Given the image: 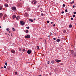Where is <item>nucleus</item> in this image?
Returning <instances> with one entry per match:
<instances>
[{
  "mask_svg": "<svg viewBox=\"0 0 76 76\" xmlns=\"http://www.w3.org/2000/svg\"><path fill=\"white\" fill-rule=\"evenodd\" d=\"M71 55L72 56H76V52H75V53L74 52L73 50H72L71 51Z\"/></svg>",
  "mask_w": 76,
  "mask_h": 76,
  "instance_id": "nucleus-1",
  "label": "nucleus"
},
{
  "mask_svg": "<svg viewBox=\"0 0 76 76\" xmlns=\"http://www.w3.org/2000/svg\"><path fill=\"white\" fill-rule=\"evenodd\" d=\"M31 3L33 4H37V1L33 0L32 1Z\"/></svg>",
  "mask_w": 76,
  "mask_h": 76,
  "instance_id": "nucleus-2",
  "label": "nucleus"
},
{
  "mask_svg": "<svg viewBox=\"0 0 76 76\" xmlns=\"http://www.w3.org/2000/svg\"><path fill=\"white\" fill-rule=\"evenodd\" d=\"M17 5L18 7H22V4L20 3H18L17 4Z\"/></svg>",
  "mask_w": 76,
  "mask_h": 76,
  "instance_id": "nucleus-3",
  "label": "nucleus"
},
{
  "mask_svg": "<svg viewBox=\"0 0 76 76\" xmlns=\"http://www.w3.org/2000/svg\"><path fill=\"white\" fill-rule=\"evenodd\" d=\"M20 23L22 26H23L25 25V23H24V22L23 21H21L20 22Z\"/></svg>",
  "mask_w": 76,
  "mask_h": 76,
  "instance_id": "nucleus-4",
  "label": "nucleus"
},
{
  "mask_svg": "<svg viewBox=\"0 0 76 76\" xmlns=\"http://www.w3.org/2000/svg\"><path fill=\"white\" fill-rule=\"evenodd\" d=\"M31 36L30 35H27L25 37V38H30Z\"/></svg>",
  "mask_w": 76,
  "mask_h": 76,
  "instance_id": "nucleus-5",
  "label": "nucleus"
},
{
  "mask_svg": "<svg viewBox=\"0 0 76 76\" xmlns=\"http://www.w3.org/2000/svg\"><path fill=\"white\" fill-rule=\"evenodd\" d=\"M12 10H16V7H12Z\"/></svg>",
  "mask_w": 76,
  "mask_h": 76,
  "instance_id": "nucleus-6",
  "label": "nucleus"
},
{
  "mask_svg": "<svg viewBox=\"0 0 76 76\" xmlns=\"http://www.w3.org/2000/svg\"><path fill=\"white\" fill-rule=\"evenodd\" d=\"M31 53H32V51H31V50H28L27 51L28 54H31Z\"/></svg>",
  "mask_w": 76,
  "mask_h": 76,
  "instance_id": "nucleus-7",
  "label": "nucleus"
},
{
  "mask_svg": "<svg viewBox=\"0 0 76 76\" xmlns=\"http://www.w3.org/2000/svg\"><path fill=\"white\" fill-rule=\"evenodd\" d=\"M61 61V60H59L58 59H56L55 60V61L57 63H60V61Z\"/></svg>",
  "mask_w": 76,
  "mask_h": 76,
  "instance_id": "nucleus-8",
  "label": "nucleus"
},
{
  "mask_svg": "<svg viewBox=\"0 0 76 76\" xmlns=\"http://www.w3.org/2000/svg\"><path fill=\"white\" fill-rule=\"evenodd\" d=\"M16 16L15 15H13V16H12V18L13 19H15L16 18Z\"/></svg>",
  "mask_w": 76,
  "mask_h": 76,
  "instance_id": "nucleus-9",
  "label": "nucleus"
},
{
  "mask_svg": "<svg viewBox=\"0 0 76 76\" xmlns=\"http://www.w3.org/2000/svg\"><path fill=\"white\" fill-rule=\"evenodd\" d=\"M3 14L2 13H0V18H1V17L3 16Z\"/></svg>",
  "mask_w": 76,
  "mask_h": 76,
  "instance_id": "nucleus-10",
  "label": "nucleus"
},
{
  "mask_svg": "<svg viewBox=\"0 0 76 76\" xmlns=\"http://www.w3.org/2000/svg\"><path fill=\"white\" fill-rule=\"evenodd\" d=\"M25 15L26 16H27V17H28V16H29V15L28 13H26L25 14Z\"/></svg>",
  "mask_w": 76,
  "mask_h": 76,
  "instance_id": "nucleus-11",
  "label": "nucleus"
},
{
  "mask_svg": "<svg viewBox=\"0 0 76 76\" xmlns=\"http://www.w3.org/2000/svg\"><path fill=\"white\" fill-rule=\"evenodd\" d=\"M51 62L52 64H54V60H52Z\"/></svg>",
  "mask_w": 76,
  "mask_h": 76,
  "instance_id": "nucleus-12",
  "label": "nucleus"
},
{
  "mask_svg": "<svg viewBox=\"0 0 76 76\" xmlns=\"http://www.w3.org/2000/svg\"><path fill=\"white\" fill-rule=\"evenodd\" d=\"M27 10H28V11H29L30 10H31V9H30V8L28 7L27 8Z\"/></svg>",
  "mask_w": 76,
  "mask_h": 76,
  "instance_id": "nucleus-13",
  "label": "nucleus"
},
{
  "mask_svg": "<svg viewBox=\"0 0 76 76\" xmlns=\"http://www.w3.org/2000/svg\"><path fill=\"white\" fill-rule=\"evenodd\" d=\"M16 19H17V20H19V17L18 16H17L16 18Z\"/></svg>",
  "mask_w": 76,
  "mask_h": 76,
  "instance_id": "nucleus-14",
  "label": "nucleus"
},
{
  "mask_svg": "<svg viewBox=\"0 0 76 76\" xmlns=\"http://www.w3.org/2000/svg\"><path fill=\"white\" fill-rule=\"evenodd\" d=\"M11 52L12 53H15V51L14 50H11Z\"/></svg>",
  "mask_w": 76,
  "mask_h": 76,
  "instance_id": "nucleus-15",
  "label": "nucleus"
},
{
  "mask_svg": "<svg viewBox=\"0 0 76 76\" xmlns=\"http://www.w3.org/2000/svg\"><path fill=\"white\" fill-rule=\"evenodd\" d=\"M29 20L31 22H34V20H32V19H29Z\"/></svg>",
  "mask_w": 76,
  "mask_h": 76,
  "instance_id": "nucleus-16",
  "label": "nucleus"
},
{
  "mask_svg": "<svg viewBox=\"0 0 76 76\" xmlns=\"http://www.w3.org/2000/svg\"><path fill=\"white\" fill-rule=\"evenodd\" d=\"M4 6H5V7H8V4H5Z\"/></svg>",
  "mask_w": 76,
  "mask_h": 76,
  "instance_id": "nucleus-17",
  "label": "nucleus"
},
{
  "mask_svg": "<svg viewBox=\"0 0 76 76\" xmlns=\"http://www.w3.org/2000/svg\"><path fill=\"white\" fill-rule=\"evenodd\" d=\"M60 40L59 39H57L56 41L58 42H60Z\"/></svg>",
  "mask_w": 76,
  "mask_h": 76,
  "instance_id": "nucleus-18",
  "label": "nucleus"
},
{
  "mask_svg": "<svg viewBox=\"0 0 76 76\" xmlns=\"http://www.w3.org/2000/svg\"><path fill=\"white\" fill-rule=\"evenodd\" d=\"M69 28H71V27H72V24H70L69 26Z\"/></svg>",
  "mask_w": 76,
  "mask_h": 76,
  "instance_id": "nucleus-19",
  "label": "nucleus"
},
{
  "mask_svg": "<svg viewBox=\"0 0 76 76\" xmlns=\"http://www.w3.org/2000/svg\"><path fill=\"white\" fill-rule=\"evenodd\" d=\"M2 9V7L1 6H0V10H1Z\"/></svg>",
  "mask_w": 76,
  "mask_h": 76,
  "instance_id": "nucleus-20",
  "label": "nucleus"
},
{
  "mask_svg": "<svg viewBox=\"0 0 76 76\" xmlns=\"http://www.w3.org/2000/svg\"><path fill=\"white\" fill-rule=\"evenodd\" d=\"M75 2V1H72V2H71V4H73V3H74V2Z\"/></svg>",
  "mask_w": 76,
  "mask_h": 76,
  "instance_id": "nucleus-21",
  "label": "nucleus"
},
{
  "mask_svg": "<svg viewBox=\"0 0 76 76\" xmlns=\"http://www.w3.org/2000/svg\"><path fill=\"white\" fill-rule=\"evenodd\" d=\"M9 29H9V28H7L6 29L7 31H9Z\"/></svg>",
  "mask_w": 76,
  "mask_h": 76,
  "instance_id": "nucleus-22",
  "label": "nucleus"
},
{
  "mask_svg": "<svg viewBox=\"0 0 76 76\" xmlns=\"http://www.w3.org/2000/svg\"><path fill=\"white\" fill-rule=\"evenodd\" d=\"M28 30H26V33H28Z\"/></svg>",
  "mask_w": 76,
  "mask_h": 76,
  "instance_id": "nucleus-23",
  "label": "nucleus"
},
{
  "mask_svg": "<svg viewBox=\"0 0 76 76\" xmlns=\"http://www.w3.org/2000/svg\"><path fill=\"white\" fill-rule=\"evenodd\" d=\"M12 29L13 31H15V28H12Z\"/></svg>",
  "mask_w": 76,
  "mask_h": 76,
  "instance_id": "nucleus-24",
  "label": "nucleus"
},
{
  "mask_svg": "<svg viewBox=\"0 0 76 76\" xmlns=\"http://www.w3.org/2000/svg\"><path fill=\"white\" fill-rule=\"evenodd\" d=\"M63 32L64 33H66V31L65 30H64L63 31Z\"/></svg>",
  "mask_w": 76,
  "mask_h": 76,
  "instance_id": "nucleus-25",
  "label": "nucleus"
},
{
  "mask_svg": "<svg viewBox=\"0 0 76 76\" xmlns=\"http://www.w3.org/2000/svg\"><path fill=\"white\" fill-rule=\"evenodd\" d=\"M5 1L7 3H8V0H5Z\"/></svg>",
  "mask_w": 76,
  "mask_h": 76,
  "instance_id": "nucleus-26",
  "label": "nucleus"
},
{
  "mask_svg": "<svg viewBox=\"0 0 76 76\" xmlns=\"http://www.w3.org/2000/svg\"><path fill=\"white\" fill-rule=\"evenodd\" d=\"M26 28H27V29H29V27L28 26L26 27Z\"/></svg>",
  "mask_w": 76,
  "mask_h": 76,
  "instance_id": "nucleus-27",
  "label": "nucleus"
},
{
  "mask_svg": "<svg viewBox=\"0 0 76 76\" xmlns=\"http://www.w3.org/2000/svg\"><path fill=\"white\" fill-rule=\"evenodd\" d=\"M19 51H22V50H21V49L20 48L19 49Z\"/></svg>",
  "mask_w": 76,
  "mask_h": 76,
  "instance_id": "nucleus-28",
  "label": "nucleus"
},
{
  "mask_svg": "<svg viewBox=\"0 0 76 76\" xmlns=\"http://www.w3.org/2000/svg\"><path fill=\"white\" fill-rule=\"evenodd\" d=\"M4 17H7V15H4Z\"/></svg>",
  "mask_w": 76,
  "mask_h": 76,
  "instance_id": "nucleus-29",
  "label": "nucleus"
},
{
  "mask_svg": "<svg viewBox=\"0 0 76 76\" xmlns=\"http://www.w3.org/2000/svg\"><path fill=\"white\" fill-rule=\"evenodd\" d=\"M62 14H63V13H64V11H62L61 12Z\"/></svg>",
  "mask_w": 76,
  "mask_h": 76,
  "instance_id": "nucleus-30",
  "label": "nucleus"
},
{
  "mask_svg": "<svg viewBox=\"0 0 76 76\" xmlns=\"http://www.w3.org/2000/svg\"><path fill=\"white\" fill-rule=\"evenodd\" d=\"M3 20H5V19H6V18L5 17H3Z\"/></svg>",
  "mask_w": 76,
  "mask_h": 76,
  "instance_id": "nucleus-31",
  "label": "nucleus"
},
{
  "mask_svg": "<svg viewBox=\"0 0 76 76\" xmlns=\"http://www.w3.org/2000/svg\"><path fill=\"white\" fill-rule=\"evenodd\" d=\"M45 43H47V41H46V40L45 39Z\"/></svg>",
  "mask_w": 76,
  "mask_h": 76,
  "instance_id": "nucleus-32",
  "label": "nucleus"
},
{
  "mask_svg": "<svg viewBox=\"0 0 76 76\" xmlns=\"http://www.w3.org/2000/svg\"><path fill=\"white\" fill-rule=\"evenodd\" d=\"M47 23H49V21L48 20L47 21Z\"/></svg>",
  "mask_w": 76,
  "mask_h": 76,
  "instance_id": "nucleus-33",
  "label": "nucleus"
},
{
  "mask_svg": "<svg viewBox=\"0 0 76 76\" xmlns=\"http://www.w3.org/2000/svg\"><path fill=\"white\" fill-rule=\"evenodd\" d=\"M37 49L38 50V49H39V46H37Z\"/></svg>",
  "mask_w": 76,
  "mask_h": 76,
  "instance_id": "nucleus-34",
  "label": "nucleus"
},
{
  "mask_svg": "<svg viewBox=\"0 0 76 76\" xmlns=\"http://www.w3.org/2000/svg\"><path fill=\"white\" fill-rule=\"evenodd\" d=\"M65 12H67V9L65 10Z\"/></svg>",
  "mask_w": 76,
  "mask_h": 76,
  "instance_id": "nucleus-35",
  "label": "nucleus"
},
{
  "mask_svg": "<svg viewBox=\"0 0 76 76\" xmlns=\"http://www.w3.org/2000/svg\"><path fill=\"white\" fill-rule=\"evenodd\" d=\"M47 63H48V64H50V61H48V62Z\"/></svg>",
  "mask_w": 76,
  "mask_h": 76,
  "instance_id": "nucleus-36",
  "label": "nucleus"
},
{
  "mask_svg": "<svg viewBox=\"0 0 76 76\" xmlns=\"http://www.w3.org/2000/svg\"><path fill=\"white\" fill-rule=\"evenodd\" d=\"M15 74H18V72H15Z\"/></svg>",
  "mask_w": 76,
  "mask_h": 76,
  "instance_id": "nucleus-37",
  "label": "nucleus"
},
{
  "mask_svg": "<svg viewBox=\"0 0 76 76\" xmlns=\"http://www.w3.org/2000/svg\"><path fill=\"white\" fill-rule=\"evenodd\" d=\"M25 49H23V52L25 51Z\"/></svg>",
  "mask_w": 76,
  "mask_h": 76,
  "instance_id": "nucleus-38",
  "label": "nucleus"
},
{
  "mask_svg": "<svg viewBox=\"0 0 76 76\" xmlns=\"http://www.w3.org/2000/svg\"><path fill=\"white\" fill-rule=\"evenodd\" d=\"M41 15H42V16H44V14H43V13H42V14H41Z\"/></svg>",
  "mask_w": 76,
  "mask_h": 76,
  "instance_id": "nucleus-39",
  "label": "nucleus"
},
{
  "mask_svg": "<svg viewBox=\"0 0 76 76\" xmlns=\"http://www.w3.org/2000/svg\"><path fill=\"white\" fill-rule=\"evenodd\" d=\"M63 7H65V4H63Z\"/></svg>",
  "mask_w": 76,
  "mask_h": 76,
  "instance_id": "nucleus-40",
  "label": "nucleus"
},
{
  "mask_svg": "<svg viewBox=\"0 0 76 76\" xmlns=\"http://www.w3.org/2000/svg\"><path fill=\"white\" fill-rule=\"evenodd\" d=\"M72 16L73 17H75V15H72Z\"/></svg>",
  "mask_w": 76,
  "mask_h": 76,
  "instance_id": "nucleus-41",
  "label": "nucleus"
},
{
  "mask_svg": "<svg viewBox=\"0 0 76 76\" xmlns=\"http://www.w3.org/2000/svg\"><path fill=\"white\" fill-rule=\"evenodd\" d=\"M73 18H71V20H73Z\"/></svg>",
  "mask_w": 76,
  "mask_h": 76,
  "instance_id": "nucleus-42",
  "label": "nucleus"
},
{
  "mask_svg": "<svg viewBox=\"0 0 76 76\" xmlns=\"http://www.w3.org/2000/svg\"><path fill=\"white\" fill-rule=\"evenodd\" d=\"M7 62L5 63V65L6 66H7Z\"/></svg>",
  "mask_w": 76,
  "mask_h": 76,
  "instance_id": "nucleus-43",
  "label": "nucleus"
},
{
  "mask_svg": "<svg viewBox=\"0 0 76 76\" xmlns=\"http://www.w3.org/2000/svg\"><path fill=\"white\" fill-rule=\"evenodd\" d=\"M4 68H6V66H4Z\"/></svg>",
  "mask_w": 76,
  "mask_h": 76,
  "instance_id": "nucleus-44",
  "label": "nucleus"
},
{
  "mask_svg": "<svg viewBox=\"0 0 76 76\" xmlns=\"http://www.w3.org/2000/svg\"><path fill=\"white\" fill-rule=\"evenodd\" d=\"M75 5H73V6H72L73 8H75Z\"/></svg>",
  "mask_w": 76,
  "mask_h": 76,
  "instance_id": "nucleus-45",
  "label": "nucleus"
},
{
  "mask_svg": "<svg viewBox=\"0 0 76 76\" xmlns=\"http://www.w3.org/2000/svg\"><path fill=\"white\" fill-rule=\"evenodd\" d=\"M74 14H76V12H74Z\"/></svg>",
  "mask_w": 76,
  "mask_h": 76,
  "instance_id": "nucleus-46",
  "label": "nucleus"
},
{
  "mask_svg": "<svg viewBox=\"0 0 76 76\" xmlns=\"http://www.w3.org/2000/svg\"><path fill=\"white\" fill-rule=\"evenodd\" d=\"M53 39H54V40H56V38H53Z\"/></svg>",
  "mask_w": 76,
  "mask_h": 76,
  "instance_id": "nucleus-47",
  "label": "nucleus"
},
{
  "mask_svg": "<svg viewBox=\"0 0 76 76\" xmlns=\"http://www.w3.org/2000/svg\"><path fill=\"white\" fill-rule=\"evenodd\" d=\"M53 26H56V25H55V24H53Z\"/></svg>",
  "mask_w": 76,
  "mask_h": 76,
  "instance_id": "nucleus-48",
  "label": "nucleus"
},
{
  "mask_svg": "<svg viewBox=\"0 0 76 76\" xmlns=\"http://www.w3.org/2000/svg\"><path fill=\"white\" fill-rule=\"evenodd\" d=\"M42 39V38H41L39 39Z\"/></svg>",
  "mask_w": 76,
  "mask_h": 76,
  "instance_id": "nucleus-49",
  "label": "nucleus"
},
{
  "mask_svg": "<svg viewBox=\"0 0 76 76\" xmlns=\"http://www.w3.org/2000/svg\"><path fill=\"white\" fill-rule=\"evenodd\" d=\"M53 22H51V24H52L53 23Z\"/></svg>",
  "mask_w": 76,
  "mask_h": 76,
  "instance_id": "nucleus-50",
  "label": "nucleus"
},
{
  "mask_svg": "<svg viewBox=\"0 0 76 76\" xmlns=\"http://www.w3.org/2000/svg\"><path fill=\"white\" fill-rule=\"evenodd\" d=\"M40 6L39 5L38 6H37V7H39Z\"/></svg>",
  "mask_w": 76,
  "mask_h": 76,
  "instance_id": "nucleus-51",
  "label": "nucleus"
},
{
  "mask_svg": "<svg viewBox=\"0 0 76 76\" xmlns=\"http://www.w3.org/2000/svg\"><path fill=\"white\" fill-rule=\"evenodd\" d=\"M9 33H10L11 32V31H9Z\"/></svg>",
  "mask_w": 76,
  "mask_h": 76,
  "instance_id": "nucleus-52",
  "label": "nucleus"
},
{
  "mask_svg": "<svg viewBox=\"0 0 76 76\" xmlns=\"http://www.w3.org/2000/svg\"><path fill=\"white\" fill-rule=\"evenodd\" d=\"M5 35H7V33H5Z\"/></svg>",
  "mask_w": 76,
  "mask_h": 76,
  "instance_id": "nucleus-53",
  "label": "nucleus"
},
{
  "mask_svg": "<svg viewBox=\"0 0 76 76\" xmlns=\"http://www.w3.org/2000/svg\"><path fill=\"white\" fill-rule=\"evenodd\" d=\"M48 37L49 38V37H50V36L49 35V36H48Z\"/></svg>",
  "mask_w": 76,
  "mask_h": 76,
  "instance_id": "nucleus-54",
  "label": "nucleus"
},
{
  "mask_svg": "<svg viewBox=\"0 0 76 76\" xmlns=\"http://www.w3.org/2000/svg\"><path fill=\"white\" fill-rule=\"evenodd\" d=\"M3 67H1V69H3Z\"/></svg>",
  "mask_w": 76,
  "mask_h": 76,
  "instance_id": "nucleus-55",
  "label": "nucleus"
},
{
  "mask_svg": "<svg viewBox=\"0 0 76 76\" xmlns=\"http://www.w3.org/2000/svg\"><path fill=\"white\" fill-rule=\"evenodd\" d=\"M0 28H1V27L0 26Z\"/></svg>",
  "mask_w": 76,
  "mask_h": 76,
  "instance_id": "nucleus-56",
  "label": "nucleus"
},
{
  "mask_svg": "<svg viewBox=\"0 0 76 76\" xmlns=\"http://www.w3.org/2000/svg\"><path fill=\"white\" fill-rule=\"evenodd\" d=\"M11 35H13V34L11 33Z\"/></svg>",
  "mask_w": 76,
  "mask_h": 76,
  "instance_id": "nucleus-57",
  "label": "nucleus"
},
{
  "mask_svg": "<svg viewBox=\"0 0 76 76\" xmlns=\"http://www.w3.org/2000/svg\"><path fill=\"white\" fill-rule=\"evenodd\" d=\"M41 76V75H40L39 76Z\"/></svg>",
  "mask_w": 76,
  "mask_h": 76,
  "instance_id": "nucleus-58",
  "label": "nucleus"
},
{
  "mask_svg": "<svg viewBox=\"0 0 76 76\" xmlns=\"http://www.w3.org/2000/svg\"><path fill=\"white\" fill-rule=\"evenodd\" d=\"M51 34H52V35H53V33H52Z\"/></svg>",
  "mask_w": 76,
  "mask_h": 76,
  "instance_id": "nucleus-59",
  "label": "nucleus"
},
{
  "mask_svg": "<svg viewBox=\"0 0 76 76\" xmlns=\"http://www.w3.org/2000/svg\"><path fill=\"white\" fill-rule=\"evenodd\" d=\"M1 0H0V1H1Z\"/></svg>",
  "mask_w": 76,
  "mask_h": 76,
  "instance_id": "nucleus-60",
  "label": "nucleus"
}]
</instances>
